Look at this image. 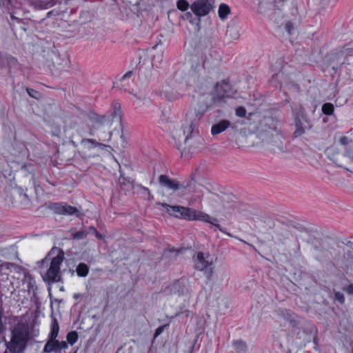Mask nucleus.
<instances>
[{
  "label": "nucleus",
  "mask_w": 353,
  "mask_h": 353,
  "mask_svg": "<svg viewBox=\"0 0 353 353\" xmlns=\"http://www.w3.org/2000/svg\"><path fill=\"white\" fill-rule=\"evenodd\" d=\"M64 259L63 250L54 247L43 259L37 262L39 267L41 268L48 267L43 276L45 281L52 283L61 280L60 267Z\"/></svg>",
  "instance_id": "1"
},
{
  "label": "nucleus",
  "mask_w": 353,
  "mask_h": 353,
  "mask_svg": "<svg viewBox=\"0 0 353 353\" xmlns=\"http://www.w3.org/2000/svg\"><path fill=\"white\" fill-rule=\"evenodd\" d=\"M32 331L28 323L18 322L11 330L10 341H5L6 350L3 353H23L31 338Z\"/></svg>",
  "instance_id": "2"
},
{
  "label": "nucleus",
  "mask_w": 353,
  "mask_h": 353,
  "mask_svg": "<svg viewBox=\"0 0 353 353\" xmlns=\"http://www.w3.org/2000/svg\"><path fill=\"white\" fill-rule=\"evenodd\" d=\"M229 88V84L223 81L221 83H216L214 92L201 96L199 101V113L202 115L210 108L214 105L223 107L228 100L231 99L228 93Z\"/></svg>",
  "instance_id": "3"
},
{
  "label": "nucleus",
  "mask_w": 353,
  "mask_h": 353,
  "mask_svg": "<svg viewBox=\"0 0 353 353\" xmlns=\"http://www.w3.org/2000/svg\"><path fill=\"white\" fill-rule=\"evenodd\" d=\"M162 206L172 215L188 220H201L210 223L216 227L220 231H223L219 224L216 223L217 219L202 212L192 208L183 206H171L167 203H163Z\"/></svg>",
  "instance_id": "4"
},
{
  "label": "nucleus",
  "mask_w": 353,
  "mask_h": 353,
  "mask_svg": "<svg viewBox=\"0 0 353 353\" xmlns=\"http://www.w3.org/2000/svg\"><path fill=\"white\" fill-rule=\"evenodd\" d=\"M295 130L293 132L294 138L305 134L306 130H310L312 124L302 105H298L292 110Z\"/></svg>",
  "instance_id": "5"
},
{
  "label": "nucleus",
  "mask_w": 353,
  "mask_h": 353,
  "mask_svg": "<svg viewBox=\"0 0 353 353\" xmlns=\"http://www.w3.org/2000/svg\"><path fill=\"white\" fill-rule=\"evenodd\" d=\"M209 256V254L205 255L203 252H197L194 257V261L195 269L203 272L206 279L210 281L212 279L214 268L212 262L208 259Z\"/></svg>",
  "instance_id": "6"
},
{
  "label": "nucleus",
  "mask_w": 353,
  "mask_h": 353,
  "mask_svg": "<svg viewBox=\"0 0 353 353\" xmlns=\"http://www.w3.org/2000/svg\"><path fill=\"white\" fill-rule=\"evenodd\" d=\"M121 105L115 102L112 104L110 112L104 115H96L94 120L102 125H111L114 120L121 121Z\"/></svg>",
  "instance_id": "7"
},
{
  "label": "nucleus",
  "mask_w": 353,
  "mask_h": 353,
  "mask_svg": "<svg viewBox=\"0 0 353 353\" xmlns=\"http://www.w3.org/2000/svg\"><path fill=\"white\" fill-rule=\"evenodd\" d=\"M212 8L209 0H195L190 6L192 12L199 17L206 16Z\"/></svg>",
  "instance_id": "8"
},
{
  "label": "nucleus",
  "mask_w": 353,
  "mask_h": 353,
  "mask_svg": "<svg viewBox=\"0 0 353 353\" xmlns=\"http://www.w3.org/2000/svg\"><path fill=\"white\" fill-rule=\"evenodd\" d=\"M164 292L168 295L176 294L179 296L190 294L186 287L185 281L182 279L175 281L172 284L167 287Z\"/></svg>",
  "instance_id": "9"
},
{
  "label": "nucleus",
  "mask_w": 353,
  "mask_h": 353,
  "mask_svg": "<svg viewBox=\"0 0 353 353\" xmlns=\"http://www.w3.org/2000/svg\"><path fill=\"white\" fill-rule=\"evenodd\" d=\"M68 345L65 341L57 339H48L43 349V353H61L62 350L67 349Z\"/></svg>",
  "instance_id": "10"
},
{
  "label": "nucleus",
  "mask_w": 353,
  "mask_h": 353,
  "mask_svg": "<svg viewBox=\"0 0 353 353\" xmlns=\"http://www.w3.org/2000/svg\"><path fill=\"white\" fill-rule=\"evenodd\" d=\"M50 208L55 213L59 214L72 215L78 212V210L76 208L69 205L68 204L55 203H52Z\"/></svg>",
  "instance_id": "11"
},
{
  "label": "nucleus",
  "mask_w": 353,
  "mask_h": 353,
  "mask_svg": "<svg viewBox=\"0 0 353 353\" xmlns=\"http://www.w3.org/2000/svg\"><path fill=\"white\" fill-rule=\"evenodd\" d=\"M279 122L272 117L265 118L261 122V126L267 127V129H264V131L270 132L274 131L276 134L281 132V130L279 128Z\"/></svg>",
  "instance_id": "12"
},
{
  "label": "nucleus",
  "mask_w": 353,
  "mask_h": 353,
  "mask_svg": "<svg viewBox=\"0 0 353 353\" xmlns=\"http://www.w3.org/2000/svg\"><path fill=\"white\" fill-rule=\"evenodd\" d=\"M159 184L169 190L176 191L179 190L181 185L175 180L170 179L168 176L161 174L159 179Z\"/></svg>",
  "instance_id": "13"
},
{
  "label": "nucleus",
  "mask_w": 353,
  "mask_h": 353,
  "mask_svg": "<svg viewBox=\"0 0 353 353\" xmlns=\"http://www.w3.org/2000/svg\"><path fill=\"white\" fill-rule=\"evenodd\" d=\"M231 345L234 349L233 353H247L248 351V344L242 339L233 340Z\"/></svg>",
  "instance_id": "14"
},
{
  "label": "nucleus",
  "mask_w": 353,
  "mask_h": 353,
  "mask_svg": "<svg viewBox=\"0 0 353 353\" xmlns=\"http://www.w3.org/2000/svg\"><path fill=\"white\" fill-rule=\"evenodd\" d=\"M230 122L228 120L223 119L219 123L214 124L211 128L212 135H217L225 131L230 125Z\"/></svg>",
  "instance_id": "15"
},
{
  "label": "nucleus",
  "mask_w": 353,
  "mask_h": 353,
  "mask_svg": "<svg viewBox=\"0 0 353 353\" xmlns=\"http://www.w3.org/2000/svg\"><path fill=\"white\" fill-rule=\"evenodd\" d=\"M196 133L195 130V126L193 123L183 126V136L184 137V142L187 143L188 140L191 135H194Z\"/></svg>",
  "instance_id": "16"
},
{
  "label": "nucleus",
  "mask_w": 353,
  "mask_h": 353,
  "mask_svg": "<svg viewBox=\"0 0 353 353\" xmlns=\"http://www.w3.org/2000/svg\"><path fill=\"white\" fill-rule=\"evenodd\" d=\"M59 331V326L56 319H52L50 332L48 334V339H57Z\"/></svg>",
  "instance_id": "17"
},
{
  "label": "nucleus",
  "mask_w": 353,
  "mask_h": 353,
  "mask_svg": "<svg viewBox=\"0 0 353 353\" xmlns=\"http://www.w3.org/2000/svg\"><path fill=\"white\" fill-rule=\"evenodd\" d=\"M76 272L79 276L85 277L88 274L89 267L84 263H80L76 268Z\"/></svg>",
  "instance_id": "18"
},
{
  "label": "nucleus",
  "mask_w": 353,
  "mask_h": 353,
  "mask_svg": "<svg viewBox=\"0 0 353 353\" xmlns=\"http://www.w3.org/2000/svg\"><path fill=\"white\" fill-rule=\"evenodd\" d=\"M219 16L221 19H224L230 12L229 6L225 3H221L219 8Z\"/></svg>",
  "instance_id": "19"
},
{
  "label": "nucleus",
  "mask_w": 353,
  "mask_h": 353,
  "mask_svg": "<svg viewBox=\"0 0 353 353\" xmlns=\"http://www.w3.org/2000/svg\"><path fill=\"white\" fill-rule=\"evenodd\" d=\"M278 315L286 322L291 323L293 321L292 314L287 310H279L278 311Z\"/></svg>",
  "instance_id": "20"
},
{
  "label": "nucleus",
  "mask_w": 353,
  "mask_h": 353,
  "mask_svg": "<svg viewBox=\"0 0 353 353\" xmlns=\"http://www.w3.org/2000/svg\"><path fill=\"white\" fill-rule=\"evenodd\" d=\"M79 336L76 331H71L67 334L66 339L67 343L71 345H74L78 340Z\"/></svg>",
  "instance_id": "21"
},
{
  "label": "nucleus",
  "mask_w": 353,
  "mask_h": 353,
  "mask_svg": "<svg viewBox=\"0 0 353 353\" xmlns=\"http://www.w3.org/2000/svg\"><path fill=\"white\" fill-rule=\"evenodd\" d=\"M334 110V107L331 103H325L322 106V112L324 114L331 115Z\"/></svg>",
  "instance_id": "22"
},
{
  "label": "nucleus",
  "mask_w": 353,
  "mask_h": 353,
  "mask_svg": "<svg viewBox=\"0 0 353 353\" xmlns=\"http://www.w3.org/2000/svg\"><path fill=\"white\" fill-rule=\"evenodd\" d=\"M89 232H88L86 230H81L80 231H78L72 234V238L74 239L77 240H81L87 236Z\"/></svg>",
  "instance_id": "23"
},
{
  "label": "nucleus",
  "mask_w": 353,
  "mask_h": 353,
  "mask_svg": "<svg viewBox=\"0 0 353 353\" xmlns=\"http://www.w3.org/2000/svg\"><path fill=\"white\" fill-rule=\"evenodd\" d=\"M189 3L186 0H179L176 2V7L181 11H185L189 8Z\"/></svg>",
  "instance_id": "24"
},
{
  "label": "nucleus",
  "mask_w": 353,
  "mask_h": 353,
  "mask_svg": "<svg viewBox=\"0 0 353 353\" xmlns=\"http://www.w3.org/2000/svg\"><path fill=\"white\" fill-rule=\"evenodd\" d=\"M81 143L83 144V145H87L88 143H90L92 145L90 147H89V148H95L97 147V145H104L101 143H97L94 139H83L81 141Z\"/></svg>",
  "instance_id": "25"
},
{
  "label": "nucleus",
  "mask_w": 353,
  "mask_h": 353,
  "mask_svg": "<svg viewBox=\"0 0 353 353\" xmlns=\"http://www.w3.org/2000/svg\"><path fill=\"white\" fill-rule=\"evenodd\" d=\"M246 114V110L243 106H239L236 109V114L239 117H244Z\"/></svg>",
  "instance_id": "26"
},
{
  "label": "nucleus",
  "mask_w": 353,
  "mask_h": 353,
  "mask_svg": "<svg viewBox=\"0 0 353 353\" xmlns=\"http://www.w3.org/2000/svg\"><path fill=\"white\" fill-rule=\"evenodd\" d=\"M26 91L30 97L34 99H37L38 95L39 94V93L37 91L32 88H27Z\"/></svg>",
  "instance_id": "27"
},
{
  "label": "nucleus",
  "mask_w": 353,
  "mask_h": 353,
  "mask_svg": "<svg viewBox=\"0 0 353 353\" xmlns=\"http://www.w3.org/2000/svg\"><path fill=\"white\" fill-rule=\"evenodd\" d=\"M25 279L28 282V288H32L35 283L33 278L29 274H26Z\"/></svg>",
  "instance_id": "28"
},
{
  "label": "nucleus",
  "mask_w": 353,
  "mask_h": 353,
  "mask_svg": "<svg viewBox=\"0 0 353 353\" xmlns=\"http://www.w3.org/2000/svg\"><path fill=\"white\" fill-rule=\"evenodd\" d=\"M335 299L337 300L340 303H343L345 301V296L343 294L337 292L335 293Z\"/></svg>",
  "instance_id": "29"
},
{
  "label": "nucleus",
  "mask_w": 353,
  "mask_h": 353,
  "mask_svg": "<svg viewBox=\"0 0 353 353\" xmlns=\"http://www.w3.org/2000/svg\"><path fill=\"white\" fill-rule=\"evenodd\" d=\"M350 142V140L347 137H341L339 139V143L343 146L347 145Z\"/></svg>",
  "instance_id": "30"
},
{
  "label": "nucleus",
  "mask_w": 353,
  "mask_h": 353,
  "mask_svg": "<svg viewBox=\"0 0 353 353\" xmlns=\"http://www.w3.org/2000/svg\"><path fill=\"white\" fill-rule=\"evenodd\" d=\"M5 59L11 65H15L17 63V59L10 55L5 56Z\"/></svg>",
  "instance_id": "31"
},
{
  "label": "nucleus",
  "mask_w": 353,
  "mask_h": 353,
  "mask_svg": "<svg viewBox=\"0 0 353 353\" xmlns=\"http://www.w3.org/2000/svg\"><path fill=\"white\" fill-rule=\"evenodd\" d=\"M165 99L169 101H172L177 99L176 94H169L167 92L164 94Z\"/></svg>",
  "instance_id": "32"
},
{
  "label": "nucleus",
  "mask_w": 353,
  "mask_h": 353,
  "mask_svg": "<svg viewBox=\"0 0 353 353\" xmlns=\"http://www.w3.org/2000/svg\"><path fill=\"white\" fill-rule=\"evenodd\" d=\"M182 17L184 19L188 20L190 22H192V14L190 12H187L183 15Z\"/></svg>",
  "instance_id": "33"
},
{
  "label": "nucleus",
  "mask_w": 353,
  "mask_h": 353,
  "mask_svg": "<svg viewBox=\"0 0 353 353\" xmlns=\"http://www.w3.org/2000/svg\"><path fill=\"white\" fill-rule=\"evenodd\" d=\"M285 29L288 32V34L291 33L292 30L293 29V25L291 22H288L285 26Z\"/></svg>",
  "instance_id": "34"
},
{
  "label": "nucleus",
  "mask_w": 353,
  "mask_h": 353,
  "mask_svg": "<svg viewBox=\"0 0 353 353\" xmlns=\"http://www.w3.org/2000/svg\"><path fill=\"white\" fill-rule=\"evenodd\" d=\"M164 330V326H160L154 332V337H157L159 335H160Z\"/></svg>",
  "instance_id": "35"
},
{
  "label": "nucleus",
  "mask_w": 353,
  "mask_h": 353,
  "mask_svg": "<svg viewBox=\"0 0 353 353\" xmlns=\"http://www.w3.org/2000/svg\"><path fill=\"white\" fill-rule=\"evenodd\" d=\"M6 330V325L3 323L2 319H0V334H3Z\"/></svg>",
  "instance_id": "36"
},
{
  "label": "nucleus",
  "mask_w": 353,
  "mask_h": 353,
  "mask_svg": "<svg viewBox=\"0 0 353 353\" xmlns=\"http://www.w3.org/2000/svg\"><path fill=\"white\" fill-rule=\"evenodd\" d=\"M89 231L90 232H92L93 234H95L97 236L101 237V235L99 234V232H97V230H96V228L94 227H93V226L89 227Z\"/></svg>",
  "instance_id": "37"
},
{
  "label": "nucleus",
  "mask_w": 353,
  "mask_h": 353,
  "mask_svg": "<svg viewBox=\"0 0 353 353\" xmlns=\"http://www.w3.org/2000/svg\"><path fill=\"white\" fill-rule=\"evenodd\" d=\"M345 154H346V156L353 159V151L352 149L350 148H346L345 150Z\"/></svg>",
  "instance_id": "38"
},
{
  "label": "nucleus",
  "mask_w": 353,
  "mask_h": 353,
  "mask_svg": "<svg viewBox=\"0 0 353 353\" xmlns=\"http://www.w3.org/2000/svg\"><path fill=\"white\" fill-rule=\"evenodd\" d=\"M54 63H57V64H59V65H63V66H65L68 65V60L67 58H64L62 61V63H59L57 61H54Z\"/></svg>",
  "instance_id": "39"
},
{
  "label": "nucleus",
  "mask_w": 353,
  "mask_h": 353,
  "mask_svg": "<svg viewBox=\"0 0 353 353\" xmlns=\"http://www.w3.org/2000/svg\"><path fill=\"white\" fill-rule=\"evenodd\" d=\"M132 74V71H129L128 72H126L121 78V80H124L127 78H130Z\"/></svg>",
  "instance_id": "40"
},
{
  "label": "nucleus",
  "mask_w": 353,
  "mask_h": 353,
  "mask_svg": "<svg viewBox=\"0 0 353 353\" xmlns=\"http://www.w3.org/2000/svg\"><path fill=\"white\" fill-rule=\"evenodd\" d=\"M143 189L144 191L147 192L148 193L149 199H153V196L151 195L150 190L148 188L143 187Z\"/></svg>",
  "instance_id": "41"
},
{
  "label": "nucleus",
  "mask_w": 353,
  "mask_h": 353,
  "mask_svg": "<svg viewBox=\"0 0 353 353\" xmlns=\"http://www.w3.org/2000/svg\"><path fill=\"white\" fill-rule=\"evenodd\" d=\"M3 308L2 307V305L1 303H0V319H3Z\"/></svg>",
  "instance_id": "42"
},
{
  "label": "nucleus",
  "mask_w": 353,
  "mask_h": 353,
  "mask_svg": "<svg viewBox=\"0 0 353 353\" xmlns=\"http://www.w3.org/2000/svg\"><path fill=\"white\" fill-rule=\"evenodd\" d=\"M81 296H82L81 294H74V296H73V298L74 299H79Z\"/></svg>",
  "instance_id": "43"
},
{
  "label": "nucleus",
  "mask_w": 353,
  "mask_h": 353,
  "mask_svg": "<svg viewBox=\"0 0 353 353\" xmlns=\"http://www.w3.org/2000/svg\"><path fill=\"white\" fill-rule=\"evenodd\" d=\"M53 5L52 3H51V1H49L47 5H46V7L47 8H49V7H51Z\"/></svg>",
  "instance_id": "44"
},
{
  "label": "nucleus",
  "mask_w": 353,
  "mask_h": 353,
  "mask_svg": "<svg viewBox=\"0 0 353 353\" xmlns=\"http://www.w3.org/2000/svg\"><path fill=\"white\" fill-rule=\"evenodd\" d=\"M23 196H24L25 197H28V196H27V194H26V193H24V194H23Z\"/></svg>",
  "instance_id": "45"
}]
</instances>
